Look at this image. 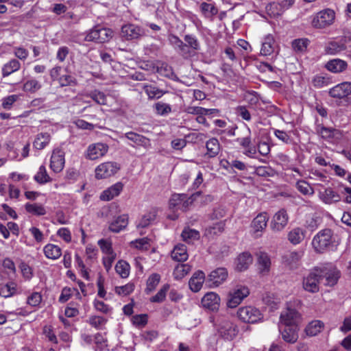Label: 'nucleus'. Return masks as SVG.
Returning a JSON list of instances; mask_svg holds the SVG:
<instances>
[{
  "label": "nucleus",
  "mask_w": 351,
  "mask_h": 351,
  "mask_svg": "<svg viewBox=\"0 0 351 351\" xmlns=\"http://www.w3.org/2000/svg\"><path fill=\"white\" fill-rule=\"evenodd\" d=\"M214 326L217 335L226 341L233 340L239 331L238 326L226 317H217Z\"/></svg>",
  "instance_id": "obj_1"
},
{
  "label": "nucleus",
  "mask_w": 351,
  "mask_h": 351,
  "mask_svg": "<svg viewBox=\"0 0 351 351\" xmlns=\"http://www.w3.org/2000/svg\"><path fill=\"white\" fill-rule=\"evenodd\" d=\"M336 245V238L332 230L326 228L318 232L312 240V245L317 252L322 253Z\"/></svg>",
  "instance_id": "obj_2"
},
{
  "label": "nucleus",
  "mask_w": 351,
  "mask_h": 351,
  "mask_svg": "<svg viewBox=\"0 0 351 351\" xmlns=\"http://www.w3.org/2000/svg\"><path fill=\"white\" fill-rule=\"evenodd\" d=\"M249 294L250 289L246 285L241 284L236 285L228 293L227 306L230 308L237 307Z\"/></svg>",
  "instance_id": "obj_3"
},
{
  "label": "nucleus",
  "mask_w": 351,
  "mask_h": 351,
  "mask_svg": "<svg viewBox=\"0 0 351 351\" xmlns=\"http://www.w3.org/2000/svg\"><path fill=\"white\" fill-rule=\"evenodd\" d=\"M335 20V12L333 10L326 8L312 16L311 25L317 29H324L332 25Z\"/></svg>",
  "instance_id": "obj_4"
},
{
  "label": "nucleus",
  "mask_w": 351,
  "mask_h": 351,
  "mask_svg": "<svg viewBox=\"0 0 351 351\" xmlns=\"http://www.w3.org/2000/svg\"><path fill=\"white\" fill-rule=\"evenodd\" d=\"M239 319L244 323L256 324L263 319L261 311L252 306H243L237 311Z\"/></svg>",
  "instance_id": "obj_5"
},
{
  "label": "nucleus",
  "mask_w": 351,
  "mask_h": 351,
  "mask_svg": "<svg viewBox=\"0 0 351 351\" xmlns=\"http://www.w3.org/2000/svg\"><path fill=\"white\" fill-rule=\"evenodd\" d=\"M112 36L113 32L110 29L96 26L86 33L85 40L104 43L109 41Z\"/></svg>",
  "instance_id": "obj_6"
},
{
  "label": "nucleus",
  "mask_w": 351,
  "mask_h": 351,
  "mask_svg": "<svg viewBox=\"0 0 351 351\" xmlns=\"http://www.w3.org/2000/svg\"><path fill=\"white\" fill-rule=\"evenodd\" d=\"M109 151L108 144L97 142L90 144L86 149L84 156L88 160H98L104 157Z\"/></svg>",
  "instance_id": "obj_7"
},
{
  "label": "nucleus",
  "mask_w": 351,
  "mask_h": 351,
  "mask_svg": "<svg viewBox=\"0 0 351 351\" xmlns=\"http://www.w3.org/2000/svg\"><path fill=\"white\" fill-rule=\"evenodd\" d=\"M119 169V164L115 162H102L95 169V178L98 180L110 178L117 173Z\"/></svg>",
  "instance_id": "obj_8"
},
{
  "label": "nucleus",
  "mask_w": 351,
  "mask_h": 351,
  "mask_svg": "<svg viewBox=\"0 0 351 351\" xmlns=\"http://www.w3.org/2000/svg\"><path fill=\"white\" fill-rule=\"evenodd\" d=\"M228 276L225 267H219L212 271L207 276L206 284L209 288H216L224 283Z\"/></svg>",
  "instance_id": "obj_9"
},
{
  "label": "nucleus",
  "mask_w": 351,
  "mask_h": 351,
  "mask_svg": "<svg viewBox=\"0 0 351 351\" xmlns=\"http://www.w3.org/2000/svg\"><path fill=\"white\" fill-rule=\"evenodd\" d=\"M301 320L300 314L291 304H288L287 308L281 313L280 322L283 326H298Z\"/></svg>",
  "instance_id": "obj_10"
},
{
  "label": "nucleus",
  "mask_w": 351,
  "mask_h": 351,
  "mask_svg": "<svg viewBox=\"0 0 351 351\" xmlns=\"http://www.w3.org/2000/svg\"><path fill=\"white\" fill-rule=\"evenodd\" d=\"M320 276L317 270L311 271L302 280L303 289L310 293H317L319 290Z\"/></svg>",
  "instance_id": "obj_11"
},
{
  "label": "nucleus",
  "mask_w": 351,
  "mask_h": 351,
  "mask_svg": "<svg viewBox=\"0 0 351 351\" xmlns=\"http://www.w3.org/2000/svg\"><path fill=\"white\" fill-rule=\"evenodd\" d=\"M315 132L322 138L335 143L342 137V133L340 130L332 128H326L322 125H317L315 128Z\"/></svg>",
  "instance_id": "obj_12"
},
{
  "label": "nucleus",
  "mask_w": 351,
  "mask_h": 351,
  "mask_svg": "<svg viewBox=\"0 0 351 351\" xmlns=\"http://www.w3.org/2000/svg\"><path fill=\"white\" fill-rule=\"evenodd\" d=\"M248 131V135L245 137L237 138L236 139V142L244 149L243 154L246 156L251 158H256V148L255 146L252 144V138H251V130L247 127Z\"/></svg>",
  "instance_id": "obj_13"
},
{
  "label": "nucleus",
  "mask_w": 351,
  "mask_h": 351,
  "mask_svg": "<svg viewBox=\"0 0 351 351\" xmlns=\"http://www.w3.org/2000/svg\"><path fill=\"white\" fill-rule=\"evenodd\" d=\"M289 216L285 209H280L276 212L272 217L270 227L275 232L282 230L287 225Z\"/></svg>",
  "instance_id": "obj_14"
},
{
  "label": "nucleus",
  "mask_w": 351,
  "mask_h": 351,
  "mask_svg": "<svg viewBox=\"0 0 351 351\" xmlns=\"http://www.w3.org/2000/svg\"><path fill=\"white\" fill-rule=\"evenodd\" d=\"M64 152L59 148L54 149L50 158V168L55 173L62 171L64 167Z\"/></svg>",
  "instance_id": "obj_15"
},
{
  "label": "nucleus",
  "mask_w": 351,
  "mask_h": 351,
  "mask_svg": "<svg viewBox=\"0 0 351 351\" xmlns=\"http://www.w3.org/2000/svg\"><path fill=\"white\" fill-rule=\"evenodd\" d=\"M322 271L325 277V285L332 287L337 284L340 277V272L334 265L332 263L326 264Z\"/></svg>",
  "instance_id": "obj_16"
},
{
  "label": "nucleus",
  "mask_w": 351,
  "mask_h": 351,
  "mask_svg": "<svg viewBox=\"0 0 351 351\" xmlns=\"http://www.w3.org/2000/svg\"><path fill=\"white\" fill-rule=\"evenodd\" d=\"M121 138H125L132 142L133 144L129 143V145L133 147L137 148L139 147H143L144 148L148 149L151 146L150 141L149 138L133 132H126Z\"/></svg>",
  "instance_id": "obj_17"
},
{
  "label": "nucleus",
  "mask_w": 351,
  "mask_h": 351,
  "mask_svg": "<svg viewBox=\"0 0 351 351\" xmlns=\"http://www.w3.org/2000/svg\"><path fill=\"white\" fill-rule=\"evenodd\" d=\"M220 302L219 295L212 291L206 293L202 299V306L211 311H216L219 309Z\"/></svg>",
  "instance_id": "obj_18"
},
{
  "label": "nucleus",
  "mask_w": 351,
  "mask_h": 351,
  "mask_svg": "<svg viewBox=\"0 0 351 351\" xmlns=\"http://www.w3.org/2000/svg\"><path fill=\"white\" fill-rule=\"evenodd\" d=\"M121 35L125 40L137 39L144 35V31L138 25L127 24L122 26Z\"/></svg>",
  "instance_id": "obj_19"
},
{
  "label": "nucleus",
  "mask_w": 351,
  "mask_h": 351,
  "mask_svg": "<svg viewBox=\"0 0 351 351\" xmlns=\"http://www.w3.org/2000/svg\"><path fill=\"white\" fill-rule=\"evenodd\" d=\"M294 0H280L279 2L270 3L267 9L273 16H278L292 6Z\"/></svg>",
  "instance_id": "obj_20"
},
{
  "label": "nucleus",
  "mask_w": 351,
  "mask_h": 351,
  "mask_svg": "<svg viewBox=\"0 0 351 351\" xmlns=\"http://www.w3.org/2000/svg\"><path fill=\"white\" fill-rule=\"evenodd\" d=\"M351 94V82L340 83L329 90V95L335 98H343Z\"/></svg>",
  "instance_id": "obj_21"
},
{
  "label": "nucleus",
  "mask_w": 351,
  "mask_h": 351,
  "mask_svg": "<svg viewBox=\"0 0 351 351\" xmlns=\"http://www.w3.org/2000/svg\"><path fill=\"white\" fill-rule=\"evenodd\" d=\"M123 184L118 182L108 187L100 194L99 199L102 201L108 202L119 195L123 191Z\"/></svg>",
  "instance_id": "obj_22"
},
{
  "label": "nucleus",
  "mask_w": 351,
  "mask_h": 351,
  "mask_svg": "<svg viewBox=\"0 0 351 351\" xmlns=\"http://www.w3.org/2000/svg\"><path fill=\"white\" fill-rule=\"evenodd\" d=\"M269 217L266 213H261L258 214L252 221L251 227L256 237L261 235L259 232H262L267 226Z\"/></svg>",
  "instance_id": "obj_23"
},
{
  "label": "nucleus",
  "mask_w": 351,
  "mask_h": 351,
  "mask_svg": "<svg viewBox=\"0 0 351 351\" xmlns=\"http://www.w3.org/2000/svg\"><path fill=\"white\" fill-rule=\"evenodd\" d=\"M205 274L202 271H197L190 278L189 285L193 292H198L206 282Z\"/></svg>",
  "instance_id": "obj_24"
},
{
  "label": "nucleus",
  "mask_w": 351,
  "mask_h": 351,
  "mask_svg": "<svg viewBox=\"0 0 351 351\" xmlns=\"http://www.w3.org/2000/svg\"><path fill=\"white\" fill-rule=\"evenodd\" d=\"M285 328L282 329V325L279 326L281 331L282 338L287 343H295L298 338V326H284Z\"/></svg>",
  "instance_id": "obj_25"
},
{
  "label": "nucleus",
  "mask_w": 351,
  "mask_h": 351,
  "mask_svg": "<svg viewBox=\"0 0 351 351\" xmlns=\"http://www.w3.org/2000/svg\"><path fill=\"white\" fill-rule=\"evenodd\" d=\"M302 251H293L285 254L283 257V263L291 269L296 268L298 263L303 256Z\"/></svg>",
  "instance_id": "obj_26"
},
{
  "label": "nucleus",
  "mask_w": 351,
  "mask_h": 351,
  "mask_svg": "<svg viewBox=\"0 0 351 351\" xmlns=\"http://www.w3.org/2000/svg\"><path fill=\"white\" fill-rule=\"evenodd\" d=\"M325 68L331 73H339L347 69L348 64L343 60L335 58L327 62Z\"/></svg>",
  "instance_id": "obj_27"
},
{
  "label": "nucleus",
  "mask_w": 351,
  "mask_h": 351,
  "mask_svg": "<svg viewBox=\"0 0 351 351\" xmlns=\"http://www.w3.org/2000/svg\"><path fill=\"white\" fill-rule=\"evenodd\" d=\"M276 43L271 34L266 35L262 41L261 54L264 56L272 54L275 51Z\"/></svg>",
  "instance_id": "obj_28"
},
{
  "label": "nucleus",
  "mask_w": 351,
  "mask_h": 351,
  "mask_svg": "<svg viewBox=\"0 0 351 351\" xmlns=\"http://www.w3.org/2000/svg\"><path fill=\"white\" fill-rule=\"evenodd\" d=\"M319 197L323 202L327 204L337 202L341 199L339 193L335 191L332 188H327L324 191H320L319 193Z\"/></svg>",
  "instance_id": "obj_29"
},
{
  "label": "nucleus",
  "mask_w": 351,
  "mask_h": 351,
  "mask_svg": "<svg viewBox=\"0 0 351 351\" xmlns=\"http://www.w3.org/2000/svg\"><path fill=\"white\" fill-rule=\"evenodd\" d=\"M128 224V216L120 215L114 219L109 225V230L113 232H119L124 230Z\"/></svg>",
  "instance_id": "obj_30"
},
{
  "label": "nucleus",
  "mask_w": 351,
  "mask_h": 351,
  "mask_svg": "<svg viewBox=\"0 0 351 351\" xmlns=\"http://www.w3.org/2000/svg\"><path fill=\"white\" fill-rule=\"evenodd\" d=\"M171 256L172 259L176 261H186L189 257L186 245L181 243L175 245L171 251Z\"/></svg>",
  "instance_id": "obj_31"
},
{
  "label": "nucleus",
  "mask_w": 351,
  "mask_h": 351,
  "mask_svg": "<svg viewBox=\"0 0 351 351\" xmlns=\"http://www.w3.org/2000/svg\"><path fill=\"white\" fill-rule=\"evenodd\" d=\"M253 262L252 255L248 252H243L237 257L236 261V269L239 271L246 270Z\"/></svg>",
  "instance_id": "obj_32"
},
{
  "label": "nucleus",
  "mask_w": 351,
  "mask_h": 351,
  "mask_svg": "<svg viewBox=\"0 0 351 351\" xmlns=\"http://www.w3.org/2000/svg\"><path fill=\"white\" fill-rule=\"evenodd\" d=\"M271 267V261L267 254L260 252L258 254V269L262 275L269 273Z\"/></svg>",
  "instance_id": "obj_33"
},
{
  "label": "nucleus",
  "mask_w": 351,
  "mask_h": 351,
  "mask_svg": "<svg viewBox=\"0 0 351 351\" xmlns=\"http://www.w3.org/2000/svg\"><path fill=\"white\" fill-rule=\"evenodd\" d=\"M43 252L46 258L57 260L62 255V249L57 245L48 243L44 246Z\"/></svg>",
  "instance_id": "obj_34"
},
{
  "label": "nucleus",
  "mask_w": 351,
  "mask_h": 351,
  "mask_svg": "<svg viewBox=\"0 0 351 351\" xmlns=\"http://www.w3.org/2000/svg\"><path fill=\"white\" fill-rule=\"evenodd\" d=\"M143 89L147 95L149 99H160L167 93L166 90L160 89L154 85L148 84H144Z\"/></svg>",
  "instance_id": "obj_35"
},
{
  "label": "nucleus",
  "mask_w": 351,
  "mask_h": 351,
  "mask_svg": "<svg viewBox=\"0 0 351 351\" xmlns=\"http://www.w3.org/2000/svg\"><path fill=\"white\" fill-rule=\"evenodd\" d=\"M21 68V63L16 59H12L4 64L1 69L3 77H7L12 73L16 72Z\"/></svg>",
  "instance_id": "obj_36"
},
{
  "label": "nucleus",
  "mask_w": 351,
  "mask_h": 351,
  "mask_svg": "<svg viewBox=\"0 0 351 351\" xmlns=\"http://www.w3.org/2000/svg\"><path fill=\"white\" fill-rule=\"evenodd\" d=\"M156 218V210L152 209L141 217V218L136 222V228L138 229L141 228H146L151 225Z\"/></svg>",
  "instance_id": "obj_37"
},
{
  "label": "nucleus",
  "mask_w": 351,
  "mask_h": 351,
  "mask_svg": "<svg viewBox=\"0 0 351 351\" xmlns=\"http://www.w3.org/2000/svg\"><path fill=\"white\" fill-rule=\"evenodd\" d=\"M324 324L320 320H313L306 326L305 332L307 335L313 337L319 334L324 328Z\"/></svg>",
  "instance_id": "obj_38"
},
{
  "label": "nucleus",
  "mask_w": 351,
  "mask_h": 351,
  "mask_svg": "<svg viewBox=\"0 0 351 351\" xmlns=\"http://www.w3.org/2000/svg\"><path fill=\"white\" fill-rule=\"evenodd\" d=\"M305 237V231L301 228H295L288 234V239L293 245L301 243Z\"/></svg>",
  "instance_id": "obj_39"
},
{
  "label": "nucleus",
  "mask_w": 351,
  "mask_h": 351,
  "mask_svg": "<svg viewBox=\"0 0 351 351\" xmlns=\"http://www.w3.org/2000/svg\"><path fill=\"white\" fill-rule=\"evenodd\" d=\"M346 46L343 42L330 41L324 47V51L327 54L336 55L345 50Z\"/></svg>",
  "instance_id": "obj_40"
},
{
  "label": "nucleus",
  "mask_w": 351,
  "mask_h": 351,
  "mask_svg": "<svg viewBox=\"0 0 351 351\" xmlns=\"http://www.w3.org/2000/svg\"><path fill=\"white\" fill-rule=\"evenodd\" d=\"M25 208L27 213L36 216H43L47 213L45 206L38 203H27Z\"/></svg>",
  "instance_id": "obj_41"
},
{
  "label": "nucleus",
  "mask_w": 351,
  "mask_h": 351,
  "mask_svg": "<svg viewBox=\"0 0 351 351\" xmlns=\"http://www.w3.org/2000/svg\"><path fill=\"white\" fill-rule=\"evenodd\" d=\"M207 149L206 155L209 158H213L216 156L220 151V144L219 141L215 138L209 139L206 144Z\"/></svg>",
  "instance_id": "obj_42"
},
{
  "label": "nucleus",
  "mask_w": 351,
  "mask_h": 351,
  "mask_svg": "<svg viewBox=\"0 0 351 351\" xmlns=\"http://www.w3.org/2000/svg\"><path fill=\"white\" fill-rule=\"evenodd\" d=\"M117 274L122 278H127L130 276V265L123 260H119L115 265Z\"/></svg>",
  "instance_id": "obj_43"
},
{
  "label": "nucleus",
  "mask_w": 351,
  "mask_h": 351,
  "mask_svg": "<svg viewBox=\"0 0 351 351\" xmlns=\"http://www.w3.org/2000/svg\"><path fill=\"white\" fill-rule=\"evenodd\" d=\"M50 139L51 137L48 133L38 134L34 141L33 145L36 149L41 150L48 145Z\"/></svg>",
  "instance_id": "obj_44"
},
{
  "label": "nucleus",
  "mask_w": 351,
  "mask_h": 351,
  "mask_svg": "<svg viewBox=\"0 0 351 351\" xmlns=\"http://www.w3.org/2000/svg\"><path fill=\"white\" fill-rule=\"evenodd\" d=\"M108 322V319L99 315H91L87 322L97 330H102Z\"/></svg>",
  "instance_id": "obj_45"
},
{
  "label": "nucleus",
  "mask_w": 351,
  "mask_h": 351,
  "mask_svg": "<svg viewBox=\"0 0 351 351\" xmlns=\"http://www.w3.org/2000/svg\"><path fill=\"white\" fill-rule=\"evenodd\" d=\"M160 275L156 273L151 274L146 282L145 292L150 293L154 291L160 281Z\"/></svg>",
  "instance_id": "obj_46"
},
{
  "label": "nucleus",
  "mask_w": 351,
  "mask_h": 351,
  "mask_svg": "<svg viewBox=\"0 0 351 351\" xmlns=\"http://www.w3.org/2000/svg\"><path fill=\"white\" fill-rule=\"evenodd\" d=\"M331 83V78L328 75H316L312 79V84L317 88H323Z\"/></svg>",
  "instance_id": "obj_47"
},
{
  "label": "nucleus",
  "mask_w": 351,
  "mask_h": 351,
  "mask_svg": "<svg viewBox=\"0 0 351 351\" xmlns=\"http://www.w3.org/2000/svg\"><path fill=\"white\" fill-rule=\"evenodd\" d=\"M34 180L40 184H44L51 181V178L47 173V169L45 165H41L37 173L34 176Z\"/></svg>",
  "instance_id": "obj_48"
},
{
  "label": "nucleus",
  "mask_w": 351,
  "mask_h": 351,
  "mask_svg": "<svg viewBox=\"0 0 351 351\" xmlns=\"http://www.w3.org/2000/svg\"><path fill=\"white\" fill-rule=\"evenodd\" d=\"M42 87L41 83L34 78L27 80L23 86L25 92L34 93L40 90Z\"/></svg>",
  "instance_id": "obj_49"
},
{
  "label": "nucleus",
  "mask_w": 351,
  "mask_h": 351,
  "mask_svg": "<svg viewBox=\"0 0 351 351\" xmlns=\"http://www.w3.org/2000/svg\"><path fill=\"white\" fill-rule=\"evenodd\" d=\"M170 285L169 284L163 285L157 293L150 298V302L160 303L162 302L165 298L167 292L169 291Z\"/></svg>",
  "instance_id": "obj_50"
},
{
  "label": "nucleus",
  "mask_w": 351,
  "mask_h": 351,
  "mask_svg": "<svg viewBox=\"0 0 351 351\" xmlns=\"http://www.w3.org/2000/svg\"><path fill=\"white\" fill-rule=\"evenodd\" d=\"M94 308L99 312H101L106 315H110L112 313V308L104 303L103 301L98 300L97 298H95L93 300V302Z\"/></svg>",
  "instance_id": "obj_51"
},
{
  "label": "nucleus",
  "mask_w": 351,
  "mask_h": 351,
  "mask_svg": "<svg viewBox=\"0 0 351 351\" xmlns=\"http://www.w3.org/2000/svg\"><path fill=\"white\" fill-rule=\"evenodd\" d=\"M134 284L133 282H130L125 285L115 287L114 292L118 295L127 296L134 291Z\"/></svg>",
  "instance_id": "obj_52"
},
{
  "label": "nucleus",
  "mask_w": 351,
  "mask_h": 351,
  "mask_svg": "<svg viewBox=\"0 0 351 351\" xmlns=\"http://www.w3.org/2000/svg\"><path fill=\"white\" fill-rule=\"evenodd\" d=\"M309 44L307 38H298L292 41L291 47L293 49L298 53L304 52Z\"/></svg>",
  "instance_id": "obj_53"
},
{
  "label": "nucleus",
  "mask_w": 351,
  "mask_h": 351,
  "mask_svg": "<svg viewBox=\"0 0 351 351\" xmlns=\"http://www.w3.org/2000/svg\"><path fill=\"white\" fill-rule=\"evenodd\" d=\"M169 43L174 47L182 53L186 51V45L184 44L177 36L171 34L168 36Z\"/></svg>",
  "instance_id": "obj_54"
},
{
  "label": "nucleus",
  "mask_w": 351,
  "mask_h": 351,
  "mask_svg": "<svg viewBox=\"0 0 351 351\" xmlns=\"http://www.w3.org/2000/svg\"><path fill=\"white\" fill-rule=\"evenodd\" d=\"M156 114L160 116H167L171 112V107L169 104L161 101L154 105Z\"/></svg>",
  "instance_id": "obj_55"
},
{
  "label": "nucleus",
  "mask_w": 351,
  "mask_h": 351,
  "mask_svg": "<svg viewBox=\"0 0 351 351\" xmlns=\"http://www.w3.org/2000/svg\"><path fill=\"white\" fill-rule=\"evenodd\" d=\"M182 239L187 242L191 243L195 240H197L199 237V232L190 228H184L182 232Z\"/></svg>",
  "instance_id": "obj_56"
},
{
  "label": "nucleus",
  "mask_w": 351,
  "mask_h": 351,
  "mask_svg": "<svg viewBox=\"0 0 351 351\" xmlns=\"http://www.w3.org/2000/svg\"><path fill=\"white\" fill-rule=\"evenodd\" d=\"M296 188L304 195H313L314 194L313 188L304 180L298 181L296 183Z\"/></svg>",
  "instance_id": "obj_57"
},
{
  "label": "nucleus",
  "mask_w": 351,
  "mask_h": 351,
  "mask_svg": "<svg viewBox=\"0 0 351 351\" xmlns=\"http://www.w3.org/2000/svg\"><path fill=\"white\" fill-rule=\"evenodd\" d=\"M130 246L139 250H147L149 247V239L147 237L136 239L130 242Z\"/></svg>",
  "instance_id": "obj_58"
},
{
  "label": "nucleus",
  "mask_w": 351,
  "mask_h": 351,
  "mask_svg": "<svg viewBox=\"0 0 351 351\" xmlns=\"http://www.w3.org/2000/svg\"><path fill=\"white\" fill-rule=\"evenodd\" d=\"M16 291V285L14 282H10L0 289V296L9 298L12 296Z\"/></svg>",
  "instance_id": "obj_59"
},
{
  "label": "nucleus",
  "mask_w": 351,
  "mask_h": 351,
  "mask_svg": "<svg viewBox=\"0 0 351 351\" xmlns=\"http://www.w3.org/2000/svg\"><path fill=\"white\" fill-rule=\"evenodd\" d=\"M183 198H186V194H173L169 200V206L172 209L180 210Z\"/></svg>",
  "instance_id": "obj_60"
},
{
  "label": "nucleus",
  "mask_w": 351,
  "mask_h": 351,
  "mask_svg": "<svg viewBox=\"0 0 351 351\" xmlns=\"http://www.w3.org/2000/svg\"><path fill=\"white\" fill-rule=\"evenodd\" d=\"M98 245L105 255L116 254L113 251L111 241L107 239H100L98 241Z\"/></svg>",
  "instance_id": "obj_61"
},
{
  "label": "nucleus",
  "mask_w": 351,
  "mask_h": 351,
  "mask_svg": "<svg viewBox=\"0 0 351 351\" xmlns=\"http://www.w3.org/2000/svg\"><path fill=\"white\" fill-rule=\"evenodd\" d=\"M190 270V266L186 264L178 265L173 272L175 279L180 280L183 278L186 275L189 274Z\"/></svg>",
  "instance_id": "obj_62"
},
{
  "label": "nucleus",
  "mask_w": 351,
  "mask_h": 351,
  "mask_svg": "<svg viewBox=\"0 0 351 351\" xmlns=\"http://www.w3.org/2000/svg\"><path fill=\"white\" fill-rule=\"evenodd\" d=\"M319 225V219L315 215L308 216L306 220L305 227L311 232L315 231Z\"/></svg>",
  "instance_id": "obj_63"
},
{
  "label": "nucleus",
  "mask_w": 351,
  "mask_h": 351,
  "mask_svg": "<svg viewBox=\"0 0 351 351\" xmlns=\"http://www.w3.org/2000/svg\"><path fill=\"white\" fill-rule=\"evenodd\" d=\"M19 99L18 95H11L3 97L1 99V106L5 110H10L13 104Z\"/></svg>",
  "instance_id": "obj_64"
}]
</instances>
